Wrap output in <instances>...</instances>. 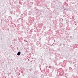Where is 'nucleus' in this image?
<instances>
[{
	"label": "nucleus",
	"mask_w": 78,
	"mask_h": 78,
	"mask_svg": "<svg viewBox=\"0 0 78 78\" xmlns=\"http://www.w3.org/2000/svg\"><path fill=\"white\" fill-rule=\"evenodd\" d=\"M20 53H21L20 52H18L17 55H18V56H20Z\"/></svg>",
	"instance_id": "1"
}]
</instances>
